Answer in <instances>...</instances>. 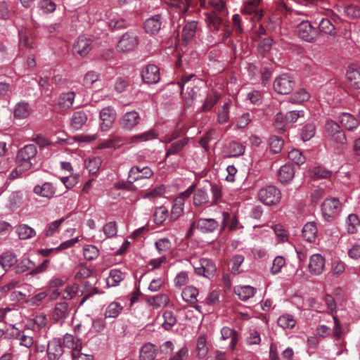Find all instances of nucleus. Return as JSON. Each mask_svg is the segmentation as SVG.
I'll return each mask as SVG.
<instances>
[{"label":"nucleus","instance_id":"obj_2","mask_svg":"<svg viewBox=\"0 0 360 360\" xmlns=\"http://www.w3.org/2000/svg\"><path fill=\"white\" fill-rule=\"evenodd\" d=\"M139 43V37L136 32L130 30L123 34L116 45L119 53H128L135 50Z\"/></svg>","mask_w":360,"mask_h":360},{"label":"nucleus","instance_id":"obj_5","mask_svg":"<svg viewBox=\"0 0 360 360\" xmlns=\"http://www.w3.org/2000/svg\"><path fill=\"white\" fill-rule=\"evenodd\" d=\"M297 36L309 43H314L319 36V32L316 27L312 26L309 20H303L296 27Z\"/></svg>","mask_w":360,"mask_h":360},{"label":"nucleus","instance_id":"obj_57","mask_svg":"<svg viewBox=\"0 0 360 360\" xmlns=\"http://www.w3.org/2000/svg\"><path fill=\"white\" fill-rule=\"evenodd\" d=\"M155 246L158 253L162 256L169 251L171 248V242L167 238H160L155 243Z\"/></svg>","mask_w":360,"mask_h":360},{"label":"nucleus","instance_id":"obj_39","mask_svg":"<svg viewBox=\"0 0 360 360\" xmlns=\"http://www.w3.org/2000/svg\"><path fill=\"white\" fill-rule=\"evenodd\" d=\"M88 120L87 114L84 111L74 112L71 118V125L75 129H80Z\"/></svg>","mask_w":360,"mask_h":360},{"label":"nucleus","instance_id":"obj_52","mask_svg":"<svg viewBox=\"0 0 360 360\" xmlns=\"http://www.w3.org/2000/svg\"><path fill=\"white\" fill-rule=\"evenodd\" d=\"M169 302L168 297L165 294H160L148 298V303L155 308L165 306Z\"/></svg>","mask_w":360,"mask_h":360},{"label":"nucleus","instance_id":"obj_63","mask_svg":"<svg viewBox=\"0 0 360 360\" xmlns=\"http://www.w3.org/2000/svg\"><path fill=\"white\" fill-rule=\"evenodd\" d=\"M310 98L309 94L304 89H302L297 91L294 95L289 98L291 103H301L307 101Z\"/></svg>","mask_w":360,"mask_h":360},{"label":"nucleus","instance_id":"obj_16","mask_svg":"<svg viewBox=\"0 0 360 360\" xmlns=\"http://www.w3.org/2000/svg\"><path fill=\"white\" fill-rule=\"evenodd\" d=\"M214 263L210 259L202 258L200 259V266L195 267V272L200 276L210 278L216 271Z\"/></svg>","mask_w":360,"mask_h":360},{"label":"nucleus","instance_id":"obj_6","mask_svg":"<svg viewBox=\"0 0 360 360\" xmlns=\"http://www.w3.org/2000/svg\"><path fill=\"white\" fill-rule=\"evenodd\" d=\"M258 198L266 205H274L280 202L281 193L276 186H267L259 191Z\"/></svg>","mask_w":360,"mask_h":360},{"label":"nucleus","instance_id":"obj_60","mask_svg":"<svg viewBox=\"0 0 360 360\" xmlns=\"http://www.w3.org/2000/svg\"><path fill=\"white\" fill-rule=\"evenodd\" d=\"M79 285L76 283L67 286L63 292V299L65 300H72L79 293Z\"/></svg>","mask_w":360,"mask_h":360},{"label":"nucleus","instance_id":"obj_50","mask_svg":"<svg viewBox=\"0 0 360 360\" xmlns=\"http://www.w3.org/2000/svg\"><path fill=\"white\" fill-rule=\"evenodd\" d=\"M197 356L200 359L205 357L208 352V347L207 346L206 338L204 335H200L197 340L196 344Z\"/></svg>","mask_w":360,"mask_h":360},{"label":"nucleus","instance_id":"obj_47","mask_svg":"<svg viewBox=\"0 0 360 360\" xmlns=\"http://www.w3.org/2000/svg\"><path fill=\"white\" fill-rule=\"evenodd\" d=\"M123 307L117 302H112L107 307L105 311V318H116L119 316Z\"/></svg>","mask_w":360,"mask_h":360},{"label":"nucleus","instance_id":"obj_24","mask_svg":"<svg viewBox=\"0 0 360 360\" xmlns=\"http://www.w3.org/2000/svg\"><path fill=\"white\" fill-rule=\"evenodd\" d=\"M218 226V221L212 218H201L197 221V229L202 233H212Z\"/></svg>","mask_w":360,"mask_h":360},{"label":"nucleus","instance_id":"obj_42","mask_svg":"<svg viewBox=\"0 0 360 360\" xmlns=\"http://www.w3.org/2000/svg\"><path fill=\"white\" fill-rule=\"evenodd\" d=\"M17 262V256L15 253L6 252L0 256V264L5 269L13 266Z\"/></svg>","mask_w":360,"mask_h":360},{"label":"nucleus","instance_id":"obj_33","mask_svg":"<svg viewBox=\"0 0 360 360\" xmlns=\"http://www.w3.org/2000/svg\"><path fill=\"white\" fill-rule=\"evenodd\" d=\"M340 123L348 130H353L356 128L359 124L358 120L352 115L347 112H342L339 116Z\"/></svg>","mask_w":360,"mask_h":360},{"label":"nucleus","instance_id":"obj_29","mask_svg":"<svg viewBox=\"0 0 360 360\" xmlns=\"http://www.w3.org/2000/svg\"><path fill=\"white\" fill-rule=\"evenodd\" d=\"M295 175L294 167L291 164H285L278 171V179L283 184L290 181Z\"/></svg>","mask_w":360,"mask_h":360},{"label":"nucleus","instance_id":"obj_12","mask_svg":"<svg viewBox=\"0 0 360 360\" xmlns=\"http://www.w3.org/2000/svg\"><path fill=\"white\" fill-rule=\"evenodd\" d=\"M201 83L202 81L199 79H194L191 85L187 86L186 91H184V89L181 91V94L187 107L191 106L196 99L198 92L200 91L198 86Z\"/></svg>","mask_w":360,"mask_h":360},{"label":"nucleus","instance_id":"obj_61","mask_svg":"<svg viewBox=\"0 0 360 360\" xmlns=\"http://www.w3.org/2000/svg\"><path fill=\"white\" fill-rule=\"evenodd\" d=\"M346 224L349 233H355L356 231L357 226L360 224L358 216L355 214H349L347 219Z\"/></svg>","mask_w":360,"mask_h":360},{"label":"nucleus","instance_id":"obj_51","mask_svg":"<svg viewBox=\"0 0 360 360\" xmlns=\"http://www.w3.org/2000/svg\"><path fill=\"white\" fill-rule=\"evenodd\" d=\"M109 27L112 30L124 28L127 25V21L117 15H110L108 21Z\"/></svg>","mask_w":360,"mask_h":360},{"label":"nucleus","instance_id":"obj_31","mask_svg":"<svg viewBox=\"0 0 360 360\" xmlns=\"http://www.w3.org/2000/svg\"><path fill=\"white\" fill-rule=\"evenodd\" d=\"M75 94L73 91H68L60 94L58 98V105L63 110L69 109L72 106Z\"/></svg>","mask_w":360,"mask_h":360},{"label":"nucleus","instance_id":"obj_7","mask_svg":"<svg viewBox=\"0 0 360 360\" xmlns=\"http://www.w3.org/2000/svg\"><path fill=\"white\" fill-rule=\"evenodd\" d=\"M295 86V81L287 74L277 77L274 82V90L280 94H290Z\"/></svg>","mask_w":360,"mask_h":360},{"label":"nucleus","instance_id":"obj_54","mask_svg":"<svg viewBox=\"0 0 360 360\" xmlns=\"http://www.w3.org/2000/svg\"><path fill=\"white\" fill-rule=\"evenodd\" d=\"M34 266V263L29 258L22 259L14 267L16 274H22Z\"/></svg>","mask_w":360,"mask_h":360},{"label":"nucleus","instance_id":"obj_44","mask_svg":"<svg viewBox=\"0 0 360 360\" xmlns=\"http://www.w3.org/2000/svg\"><path fill=\"white\" fill-rule=\"evenodd\" d=\"M319 32H323L332 37H335L337 34L335 25L328 18H322L319 23Z\"/></svg>","mask_w":360,"mask_h":360},{"label":"nucleus","instance_id":"obj_8","mask_svg":"<svg viewBox=\"0 0 360 360\" xmlns=\"http://www.w3.org/2000/svg\"><path fill=\"white\" fill-rule=\"evenodd\" d=\"M153 175V170L149 167L133 166L128 174L127 181L129 184L142 179H148Z\"/></svg>","mask_w":360,"mask_h":360},{"label":"nucleus","instance_id":"obj_58","mask_svg":"<svg viewBox=\"0 0 360 360\" xmlns=\"http://www.w3.org/2000/svg\"><path fill=\"white\" fill-rule=\"evenodd\" d=\"M163 319L164 322L162 326L167 330H170L176 323V318L172 311H165Z\"/></svg>","mask_w":360,"mask_h":360},{"label":"nucleus","instance_id":"obj_9","mask_svg":"<svg viewBox=\"0 0 360 360\" xmlns=\"http://www.w3.org/2000/svg\"><path fill=\"white\" fill-rule=\"evenodd\" d=\"M141 116L136 110L125 112L120 119L119 124L122 129L131 131L139 124Z\"/></svg>","mask_w":360,"mask_h":360},{"label":"nucleus","instance_id":"obj_4","mask_svg":"<svg viewBox=\"0 0 360 360\" xmlns=\"http://www.w3.org/2000/svg\"><path fill=\"white\" fill-rule=\"evenodd\" d=\"M324 135L330 141L345 144L347 139L340 126L332 120H328L324 125Z\"/></svg>","mask_w":360,"mask_h":360},{"label":"nucleus","instance_id":"obj_13","mask_svg":"<svg viewBox=\"0 0 360 360\" xmlns=\"http://www.w3.org/2000/svg\"><path fill=\"white\" fill-rule=\"evenodd\" d=\"M325 266L326 260L321 254H314L310 257L308 269L312 275H321L323 272Z\"/></svg>","mask_w":360,"mask_h":360},{"label":"nucleus","instance_id":"obj_64","mask_svg":"<svg viewBox=\"0 0 360 360\" xmlns=\"http://www.w3.org/2000/svg\"><path fill=\"white\" fill-rule=\"evenodd\" d=\"M168 217V211L165 207H159L154 213V221L157 224H162Z\"/></svg>","mask_w":360,"mask_h":360},{"label":"nucleus","instance_id":"obj_27","mask_svg":"<svg viewBox=\"0 0 360 360\" xmlns=\"http://www.w3.org/2000/svg\"><path fill=\"white\" fill-rule=\"evenodd\" d=\"M18 316V311L11 308H1L0 309V325L4 324L6 326L12 325Z\"/></svg>","mask_w":360,"mask_h":360},{"label":"nucleus","instance_id":"obj_15","mask_svg":"<svg viewBox=\"0 0 360 360\" xmlns=\"http://www.w3.org/2000/svg\"><path fill=\"white\" fill-rule=\"evenodd\" d=\"M261 1L262 0H247L241 11L242 13L247 15L253 14L252 20L255 21L259 20L263 15L262 11L258 8Z\"/></svg>","mask_w":360,"mask_h":360},{"label":"nucleus","instance_id":"obj_62","mask_svg":"<svg viewBox=\"0 0 360 360\" xmlns=\"http://www.w3.org/2000/svg\"><path fill=\"white\" fill-rule=\"evenodd\" d=\"M84 257L86 260L91 261L99 255L98 249L92 245H87L84 247Z\"/></svg>","mask_w":360,"mask_h":360},{"label":"nucleus","instance_id":"obj_34","mask_svg":"<svg viewBox=\"0 0 360 360\" xmlns=\"http://www.w3.org/2000/svg\"><path fill=\"white\" fill-rule=\"evenodd\" d=\"M234 292L241 300L246 301L254 296L255 288L250 285L237 286Z\"/></svg>","mask_w":360,"mask_h":360},{"label":"nucleus","instance_id":"obj_38","mask_svg":"<svg viewBox=\"0 0 360 360\" xmlns=\"http://www.w3.org/2000/svg\"><path fill=\"white\" fill-rule=\"evenodd\" d=\"M201 7L222 12L225 9L224 0H199Z\"/></svg>","mask_w":360,"mask_h":360},{"label":"nucleus","instance_id":"obj_37","mask_svg":"<svg viewBox=\"0 0 360 360\" xmlns=\"http://www.w3.org/2000/svg\"><path fill=\"white\" fill-rule=\"evenodd\" d=\"M165 4L175 8L179 13H185L190 8V0H163Z\"/></svg>","mask_w":360,"mask_h":360},{"label":"nucleus","instance_id":"obj_3","mask_svg":"<svg viewBox=\"0 0 360 360\" xmlns=\"http://www.w3.org/2000/svg\"><path fill=\"white\" fill-rule=\"evenodd\" d=\"M342 210V204L337 198H326L321 205V213L327 221L335 220Z\"/></svg>","mask_w":360,"mask_h":360},{"label":"nucleus","instance_id":"obj_17","mask_svg":"<svg viewBox=\"0 0 360 360\" xmlns=\"http://www.w3.org/2000/svg\"><path fill=\"white\" fill-rule=\"evenodd\" d=\"M347 82L349 86L354 89H360V67L351 65L348 67L346 74Z\"/></svg>","mask_w":360,"mask_h":360},{"label":"nucleus","instance_id":"obj_26","mask_svg":"<svg viewBox=\"0 0 360 360\" xmlns=\"http://www.w3.org/2000/svg\"><path fill=\"white\" fill-rule=\"evenodd\" d=\"M32 112L30 105L25 101H20L16 103L14 108L13 115L18 120L28 117Z\"/></svg>","mask_w":360,"mask_h":360},{"label":"nucleus","instance_id":"obj_22","mask_svg":"<svg viewBox=\"0 0 360 360\" xmlns=\"http://www.w3.org/2000/svg\"><path fill=\"white\" fill-rule=\"evenodd\" d=\"M198 30V22L188 21L184 26L181 32V37L184 42L188 43L195 36Z\"/></svg>","mask_w":360,"mask_h":360},{"label":"nucleus","instance_id":"obj_14","mask_svg":"<svg viewBox=\"0 0 360 360\" xmlns=\"http://www.w3.org/2000/svg\"><path fill=\"white\" fill-rule=\"evenodd\" d=\"M221 95L214 89H208L205 91V98L202 101V105L198 109V112L210 111L219 101Z\"/></svg>","mask_w":360,"mask_h":360},{"label":"nucleus","instance_id":"obj_55","mask_svg":"<svg viewBox=\"0 0 360 360\" xmlns=\"http://www.w3.org/2000/svg\"><path fill=\"white\" fill-rule=\"evenodd\" d=\"M316 133V126L313 123L305 124L301 131L300 136L304 141H307L313 138Z\"/></svg>","mask_w":360,"mask_h":360},{"label":"nucleus","instance_id":"obj_18","mask_svg":"<svg viewBox=\"0 0 360 360\" xmlns=\"http://www.w3.org/2000/svg\"><path fill=\"white\" fill-rule=\"evenodd\" d=\"M142 78L147 84H156L160 81V70L158 66L149 64L142 71Z\"/></svg>","mask_w":360,"mask_h":360},{"label":"nucleus","instance_id":"obj_49","mask_svg":"<svg viewBox=\"0 0 360 360\" xmlns=\"http://www.w3.org/2000/svg\"><path fill=\"white\" fill-rule=\"evenodd\" d=\"M17 233L22 240L31 238L36 235L35 231L27 224L19 225L17 228Z\"/></svg>","mask_w":360,"mask_h":360},{"label":"nucleus","instance_id":"obj_41","mask_svg":"<svg viewBox=\"0 0 360 360\" xmlns=\"http://www.w3.org/2000/svg\"><path fill=\"white\" fill-rule=\"evenodd\" d=\"M221 334L223 340L231 338L230 347L232 349H234L238 342L237 332L229 327L224 326L221 330Z\"/></svg>","mask_w":360,"mask_h":360},{"label":"nucleus","instance_id":"obj_53","mask_svg":"<svg viewBox=\"0 0 360 360\" xmlns=\"http://www.w3.org/2000/svg\"><path fill=\"white\" fill-rule=\"evenodd\" d=\"M184 202L181 198H175L173 202L172 208L171 210V217L173 219L179 218L184 212Z\"/></svg>","mask_w":360,"mask_h":360},{"label":"nucleus","instance_id":"obj_19","mask_svg":"<svg viewBox=\"0 0 360 360\" xmlns=\"http://www.w3.org/2000/svg\"><path fill=\"white\" fill-rule=\"evenodd\" d=\"M33 192L40 197L51 199L56 193V187L51 182H44L41 185H36Z\"/></svg>","mask_w":360,"mask_h":360},{"label":"nucleus","instance_id":"obj_56","mask_svg":"<svg viewBox=\"0 0 360 360\" xmlns=\"http://www.w3.org/2000/svg\"><path fill=\"white\" fill-rule=\"evenodd\" d=\"M156 137V134L154 130H149L148 131L132 136L130 138V142L138 143L142 141H146L154 139Z\"/></svg>","mask_w":360,"mask_h":360},{"label":"nucleus","instance_id":"obj_23","mask_svg":"<svg viewBox=\"0 0 360 360\" xmlns=\"http://www.w3.org/2000/svg\"><path fill=\"white\" fill-rule=\"evenodd\" d=\"M63 354V346L59 341L53 340L49 342L47 347L49 360H59Z\"/></svg>","mask_w":360,"mask_h":360},{"label":"nucleus","instance_id":"obj_40","mask_svg":"<svg viewBox=\"0 0 360 360\" xmlns=\"http://www.w3.org/2000/svg\"><path fill=\"white\" fill-rule=\"evenodd\" d=\"M198 290L192 285L186 286L181 292L183 300L189 303H195L198 301Z\"/></svg>","mask_w":360,"mask_h":360},{"label":"nucleus","instance_id":"obj_30","mask_svg":"<svg viewBox=\"0 0 360 360\" xmlns=\"http://www.w3.org/2000/svg\"><path fill=\"white\" fill-rule=\"evenodd\" d=\"M23 203V193L21 191H13L7 199V206L12 210L20 207Z\"/></svg>","mask_w":360,"mask_h":360},{"label":"nucleus","instance_id":"obj_43","mask_svg":"<svg viewBox=\"0 0 360 360\" xmlns=\"http://www.w3.org/2000/svg\"><path fill=\"white\" fill-rule=\"evenodd\" d=\"M193 200L195 207H203L209 202V196L205 191L197 189L193 194Z\"/></svg>","mask_w":360,"mask_h":360},{"label":"nucleus","instance_id":"obj_59","mask_svg":"<svg viewBox=\"0 0 360 360\" xmlns=\"http://www.w3.org/2000/svg\"><path fill=\"white\" fill-rule=\"evenodd\" d=\"M283 146V140L277 136H272L269 139V147L273 153H278L281 151Z\"/></svg>","mask_w":360,"mask_h":360},{"label":"nucleus","instance_id":"obj_21","mask_svg":"<svg viewBox=\"0 0 360 360\" xmlns=\"http://www.w3.org/2000/svg\"><path fill=\"white\" fill-rule=\"evenodd\" d=\"M91 49V41L84 37H79L74 44L73 51L80 56H86Z\"/></svg>","mask_w":360,"mask_h":360},{"label":"nucleus","instance_id":"obj_1","mask_svg":"<svg viewBox=\"0 0 360 360\" xmlns=\"http://www.w3.org/2000/svg\"><path fill=\"white\" fill-rule=\"evenodd\" d=\"M37 154V149L34 144L25 145L20 148L15 156V167L10 172L8 179L14 180L22 176L23 174L29 171L34 165L33 160Z\"/></svg>","mask_w":360,"mask_h":360},{"label":"nucleus","instance_id":"obj_48","mask_svg":"<svg viewBox=\"0 0 360 360\" xmlns=\"http://www.w3.org/2000/svg\"><path fill=\"white\" fill-rule=\"evenodd\" d=\"M245 146L238 142L232 141L227 147L229 157H238L245 153Z\"/></svg>","mask_w":360,"mask_h":360},{"label":"nucleus","instance_id":"obj_35","mask_svg":"<svg viewBox=\"0 0 360 360\" xmlns=\"http://www.w3.org/2000/svg\"><path fill=\"white\" fill-rule=\"evenodd\" d=\"M309 176L314 180L328 179L332 175V172L321 166L314 167L309 171Z\"/></svg>","mask_w":360,"mask_h":360},{"label":"nucleus","instance_id":"obj_25","mask_svg":"<svg viewBox=\"0 0 360 360\" xmlns=\"http://www.w3.org/2000/svg\"><path fill=\"white\" fill-rule=\"evenodd\" d=\"M158 349L157 347L151 343H145L140 350V360H154L157 356Z\"/></svg>","mask_w":360,"mask_h":360},{"label":"nucleus","instance_id":"obj_10","mask_svg":"<svg viewBox=\"0 0 360 360\" xmlns=\"http://www.w3.org/2000/svg\"><path fill=\"white\" fill-rule=\"evenodd\" d=\"M71 313V309L65 301L57 302L52 313V319L55 322L63 323Z\"/></svg>","mask_w":360,"mask_h":360},{"label":"nucleus","instance_id":"obj_20","mask_svg":"<svg viewBox=\"0 0 360 360\" xmlns=\"http://www.w3.org/2000/svg\"><path fill=\"white\" fill-rule=\"evenodd\" d=\"M162 25V17L161 15H155L144 22V30L150 34H157L161 29Z\"/></svg>","mask_w":360,"mask_h":360},{"label":"nucleus","instance_id":"obj_36","mask_svg":"<svg viewBox=\"0 0 360 360\" xmlns=\"http://www.w3.org/2000/svg\"><path fill=\"white\" fill-rule=\"evenodd\" d=\"M124 278V274L119 269H113L110 271L109 276L106 278V283L109 287L118 285Z\"/></svg>","mask_w":360,"mask_h":360},{"label":"nucleus","instance_id":"obj_45","mask_svg":"<svg viewBox=\"0 0 360 360\" xmlns=\"http://www.w3.org/2000/svg\"><path fill=\"white\" fill-rule=\"evenodd\" d=\"M277 323L283 329H292L295 328L297 321L292 315L285 314L278 317Z\"/></svg>","mask_w":360,"mask_h":360},{"label":"nucleus","instance_id":"obj_11","mask_svg":"<svg viewBox=\"0 0 360 360\" xmlns=\"http://www.w3.org/2000/svg\"><path fill=\"white\" fill-rule=\"evenodd\" d=\"M100 118L102 121L100 129L102 131H108L116 118V112L112 107L108 106L101 110Z\"/></svg>","mask_w":360,"mask_h":360},{"label":"nucleus","instance_id":"obj_32","mask_svg":"<svg viewBox=\"0 0 360 360\" xmlns=\"http://www.w3.org/2000/svg\"><path fill=\"white\" fill-rule=\"evenodd\" d=\"M302 236L307 242L315 241L317 236V227L314 222H308L304 226Z\"/></svg>","mask_w":360,"mask_h":360},{"label":"nucleus","instance_id":"obj_46","mask_svg":"<svg viewBox=\"0 0 360 360\" xmlns=\"http://www.w3.org/2000/svg\"><path fill=\"white\" fill-rule=\"evenodd\" d=\"M188 138H184L181 140L176 141L168 147L166 152V157L172 155H175L183 150V148L188 144Z\"/></svg>","mask_w":360,"mask_h":360},{"label":"nucleus","instance_id":"obj_28","mask_svg":"<svg viewBox=\"0 0 360 360\" xmlns=\"http://www.w3.org/2000/svg\"><path fill=\"white\" fill-rule=\"evenodd\" d=\"M33 331L29 328L20 330L17 339L20 346L26 348H30L34 344Z\"/></svg>","mask_w":360,"mask_h":360}]
</instances>
